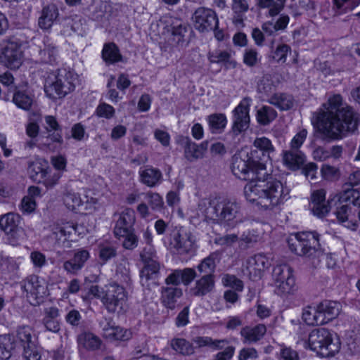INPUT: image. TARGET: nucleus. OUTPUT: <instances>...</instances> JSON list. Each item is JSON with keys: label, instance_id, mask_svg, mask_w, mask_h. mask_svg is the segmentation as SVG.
Returning a JSON list of instances; mask_svg holds the SVG:
<instances>
[{"label": "nucleus", "instance_id": "nucleus-2", "mask_svg": "<svg viewBox=\"0 0 360 360\" xmlns=\"http://www.w3.org/2000/svg\"><path fill=\"white\" fill-rule=\"evenodd\" d=\"M312 123L324 138L341 139L357 127L352 109L342 106L340 94L330 96L319 111L314 114Z\"/></svg>", "mask_w": 360, "mask_h": 360}, {"label": "nucleus", "instance_id": "nucleus-20", "mask_svg": "<svg viewBox=\"0 0 360 360\" xmlns=\"http://www.w3.org/2000/svg\"><path fill=\"white\" fill-rule=\"evenodd\" d=\"M41 196V189L38 186H29L27 194L22 198L20 210L24 214H33L37 207L36 199Z\"/></svg>", "mask_w": 360, "mask_h": 360}, {"label": "nucleus", "instance_id": "nucleus-46", "mask_svg": "<svg viewBox=\"0 0 360 360\" xmlns=\"http://www.w3.org/2000/svg\"><path fill=\"white\" fill-rule=\"evenodd\" d=\"M277 116L275 110L270 106H262L257 112V120L259 123L266 125L272 122Z\"/></svg>", "mask_w": 360, "mask_h": 360}, {"label": "nucleus", "instance_id": "nucleus-38", "mask_svg": "<svg viewBox=\"0 0 360 360\" xmlns=\"http://www.w3.org/2000/svg\"><path fill=\"white\" fill-rule=\"evenodd\" d=\"M249 9L246 0H232V10L235 14L233 22L236 25H242L243 22V15Z\"/></svg>", "mask_w": 360, "mask_h": 360}, {"label": "nucleus", "instance_id": "nucleus-25", "mask_svg": "<svg viewBox=\"0 0 360 360\" xmlns=\"http://www.w3.org/2000/svg\"><path fill=\"white\" fill-rule=\"evenodd\" d=\"M319 304L323 325L336 319L341 311V304L338 302L324 301Z\"/></svg>", "mask_w": 360, "mask_h": 360}, {"label": "nucleus", "instance_id": "nucleus-30", "mask_svg": "<svg viewBox=\"0 0 360 360\" xmlns=\"http://www.w3.org/2000/svg\"><path fill=\"white\" fill-rule=\"evenodd\" d=\"M335 216L338 221L345 228L356 231L358 228V223L355 219L352 218L351 208L347 205H342L337 208Z\"/></svg>", "mask_w": 360, "mask_h": 360}, {"label": "nucleus", "instance_id": "nucleus-41", "mask_svg": "<svg viewBox=\"0 0 360 360\" xmlns=\"http://www.w3.org/2000/svg\"><path fill=\"white\" fill-rule=\"evenodd\" d=\"M269 102L281 110H288L293 105L292 96L285 94H275L269 98Z\"/></svg>", "mask_w": 360, "mask_h": 360}, {"label": "nucleus", "instance_id": "nucleus-13", "mask_svg": "<svg viewBox=\"0 0 360 360\" xmlns=\"http://www.w3.org/2000/svg\"><path fill=\"white\" fill-rule=\"evenodd\" d=\"M192 21L195 28L200 32L211 31L219 25L216 13L205 7H200L195 11Z\"/></svg>", "mask_w": 360, "mask_h": 360}, {"label": "nucleus", "instance_id": "nucleus-37", "mask_svg": "<svg viewBox=\"0 0 360 360\" xmlns=\"http://www.w3.org/2000/svg\"><path fill=\"white\" fill-rule=\"evenodd\" d=\"M207 149V143L202 142L198 145L194 143H188L185 149V157L189 161L202 158Z\"/></svg>", "mask_w": 360, "mask_h": 360}, {"label": "nucleus", "instance_id": "nucleus-29", "mask_svg": "<svg viewBox=\"0 0 360 360\" xmlns=\"http://www.w3.org/2000/svg\"><path fill=\"white\" fill-rule=\"evenodd\" d=\"M305 160V155L300 150L283 152V164L287 168H288L290 170H298L304 165Z\"/></svg>", "mask_w": 360, "mask_h": 360}, {"label": "nucleus", "instance_id": "nucleus-4", "mask_svg": "<svg viewBox=\"0 0 360 360\" xmlns=\"http://www.w3.org/2000/svg\"><path fill=\"white\" fill-rule=\"evenodd\" d=\"M77 81L78 75L74 71L60 69L48 76L44 92L52 100L63 98L74 90Z\"/></svg>", "mask_w": 360, "mask_h": 360}, {"label": "nucleus", "instance_id": "nucleus-21", "mask_svg": "<svg viewBox=\"0 0 360 360\" xmlns=\"http://www.w3.org/2000/svg\"><path fill=\"white\" fill-rule=\"evenodd\" d=\"M115 219L116 221L114 229L115 234L123 233L127 229H134L135 215L132 210L124 209L122 212L115 214Z\"/></svg>", "mask_w": 360, "mask_h": 360}, {"label": "nucleus", "instance_id": "nucleus-10", "mask_svg": "<svg viewBox=\"0 0 360 360\" xmlns=\"http://www.w3.org/2000/svg\"><path fill=\"white\" fill-rule=\"evenodd\" d=\"M21 217L18 214L8 213L1 217V229L6 240L13 246L20 244L27 238L25 229L20 226Z\"/></svg>", "mask_w": 360, "mask_h": 360}, {"label": "nucleus", "instance_id": "nucleus-43", "mask_svg": "<svg viewBox=\"0 0 360 360\" xmlns=\"http://www.w3.org/2000/svg\"><path fill=\"white\" fill-rule=\"evenodd\" d=\"M115 235L122 241L123 247L126 249H134L138 245V238L134 234V229H127L123 233Z\"/></svg>", "mask_w": 360, "mask_h": 360}, {"label": "nucleus", "instance_id": "nucleus-26", "mask_svg": "<svg viewBox=\"0 0 360 360\" xmlns=\"http://www.w3.org/2000/svg\"><path fill=\"white\" fill-rule=\"evenodd\" d=\"M266 333V328L263 324L255 326H245L240 330V335L245 343H253L260 340Z\"/></svg>", "mask_w": 360, "mask_h": 360}, {"label": "nucleus", "instance_id": "nucleus-16", "mask_svg": "<svg viewBox=\"0 0 360 360\" xmlns=\"http://www.w3.org/2000/svg\"><path fill=\"white\" fill-rule=\"evenodd\" d=\"M250 99L244 98L233 111V129L235 132H240L248 127L250 122Z\"/></svg>", "mask_w": 360, "mask_h": 360}, {"label": "nucleus", "instance_id": "nucleus-50", "mask_svg": "<svg viewBox=\"0 0 360 360\" xmlns=\"http://www.w3.org/2000/svg\"><path fill=\"white\" fill-rule=\"evenodd\" d=\"M243 60L247 66L253 67L260 62L261 56L255 49L249 48L244 51Z\"/></svg>", "mask_w": 360, "mask_h": 360}, {"label": "nucleus", "instance_id": "nucleus-54", "mask_svg": "<svg viewBox=\"0 0 360 360\" xmlns=\"http://www.w3.org/2000/svg\"><path fill=\"white\" fill-rule=\"evenodd\" d=\"M290 47L286 44L278 45L276 50L272 52L271 57L277 63H285L287 56L290 52Z\"/></svg>", "mask_w": 360, "mask_h": 360}, {"label": "nucleus", "instance_id": "nucleus-53", "mask_svg": "<svg viewBox=\"0 0 360 360\" xmlns=\"http://www.w3.org/2000/svg\"><path fill=\"white\" fill-rule=\"evenodd\" d=\"M39 114H33L29 117V122L26 127V133L31 138L36 137L39 134V127L38 122L40 121Z\"/></svg>", "mask_w": 360, "mask_h": 360}, {"label": "nucleus", "instance_id": "nucleus-5", "mask_svg": "<svg viewBox=\"0 0 360 360\" xmlns=\"http://www.w3.org/2000/svg\"><path fill=\"white\" fill-rule=\"evenodd\" d=\"M290 249L298 255L320 258L323 252L319 236L315 231H302L290 234L288 238Z\"/></svg>", "mask_w": 360, "mask_h": 360}, {"label": "nucleus", "instance_id": "nucleus-8", "mask_svg": "<svg viewBox=\"0 0 360 360\" xmlns=\"http://www.w3.org/2000/svg\"><path fill=\"white\" fill-rule=\"evenodd\" d=\"M273 283L275 292L283 297L293 295L298 290L293 269L288 265L276 266L273 271Z\"/></svg>", "mask_w": 360, "mask_h": 360}, {"label": "nucleus", "instance_id": "nucleus-59", "mask_svg": "<svg viewBox=\"0 0 360 360\" xmlns=\"http://www.w3.org/2000/svg\"><path fill=\"white\" fill-rule=\"evenodd\" d=\"M146 200L154 210H159L162 208L164 202L162 198L155 193H149L146 195Z\"/></svg>", "mask_w": 360, "mask_h": 360}, {"label": "nucleus", "instance_id": "nucleus-23", "mask_svg": "<svg viewBox=\"0 0 360 360\" xmlns=\"http://www.w3.org/2000/svg\"><path fill=\"white\" fill-rule=\"evenodd\" d=\"M89 257L90 254L89 251L84 249H79L75 252L72 259L66 261L64 263L63 267L68 273L76 274L83 268Z\"/></svg>", "mask_w": 360, "mask_h": 360}, {"label": "nucleus", "instance_id": "nucleus-15", "mask_svg": "<svg viewBox=\"0 0 360 360\" xmlns=\"http://www.w3.org/2000/svg\"><path fill=\"white\" fill-rule=\"evenodd\" d=\"M23 288L35 302L32 304H38L41 300L48 295V285L46 281L37 276H30L25 281Z\"/></svg>", "mask_w": 360, "mask_h": 360}, {"label": "nucleus", "instance_id": "nucleus-39", "mask_svg": "<svg viewBox=\"0 0 360 360\" xmlns=\"http://www.w3.org/2000/svg\"><path fill=\"white\" fill-rule=\"evenodd\" d=\"M182 290L177 288H167L162 292V302L169 309H173L177 300L182 296Z\"/></svg>", "mask_w": 360, "mask_h": 360}, {"label": "nucleus", "instance_id": "nucleus-22", "mask_svg": "<svg viewBox=\"0 0 360 360\" xmlns=\"http://www.w3.org/2000/svg\"><path fill=\"white\" fill-rule=\"evenodd\" d=\"M141 257L144 264L141 271V277L146 278V279L148 280L155 276L159 270V264L151 248L149 249L148 255H146L145 251L142 252Z\"/></svg>", "mask_w": 360, "mask_h": 360}, {"label": "nucleus", "instance_id": "nucleus-34", "mask_svg": "<svg viewBox=\"0 0 360 360\" xmlns=\"http://www.w3.org/2000/svg\"><path fill=\"white\" fill-rule=\"evenodd\" d=\"M209 61L212 63H221L226 68H234L237 63L231 58V53L227 51L216 50L209 53Z\"/></svg>", "mask_w": 360, "mask_h": 360}, {"label": "nucleus", "instance_id": "nucleus-51", "mask_svg": "<svg viewBox=\"0 0 360 360\" xmlns=\"http://www.w3.org/2000/svg\"><path fill=\"white\" fill-rule=\"evenodd\" d=\"M172 347L177 352L183 354H190L193 352L192 346L184 339L177 338L173 340L171 343Z\"/></svg>", "mask_w": 360, "mask_h": 360}, {"label": "nucleus", "instance_id": "nucleus-12", "mask_svg": "<svg viewBox=\"0 0 360 360\" xmlns=\"http://www.w3.org/2000/svg\"><path fill=\"white\" fill-rule=\"evenodd\" d=\"M52 237L58 243H65L68 240H72L71 236L77 234L82 236L89 232V227L83 224H75L72 222H63L53 225L52 228Z\"/></svg>", "mask_w": 360, "mask_h": 360}, {"label": "nucleus", "instance_id": "nucleus-48", "mask_svg": "<svg viewBox=\"0 0 360 360\" xmlns=\"http://www.w3.org/2000/svg\"><path fill=\"white\" fill-rule=\"evenodd\" d=\"M254 146L260 150L263 155H266L267 160H271V154L274 152V148L271 141L266 137H259L255 140Z\"/></svg>", "mask_w": 360, "mask_h": 360}, {"label": "nucleus", "instance_id": "nucleus-11", "mask_svg": "<svg viewBox=\"0 0 360 360\" xmlns=\"http://www.w3.org/2000/svg\"><path fill=\"white\" fill-rule=\"evenodd\" d=\"M63 202L68 209L72 211L84 209L91 212L96 209L98 200L95 198L89 197L84 189H70L64 194Z\"/></svg>", "mask_w": 360, "mask_h": 360}, {"label": "nucleus", "instance_id": "nucleus-35", "mask_svg": "<svg viewBox=\"0 0 360 360\" xmlns=\"http://www.w3.org/2000/svg\"><path fill=\"white\" fill-rule=\"evenodd\" d=\"M139 173L141 181L150 187L157 185L162 178L160 171L153 167L141 168Z\"/></svg>", "mask_w": 360, "mask_h": 360}, {"label": "nucleus", "instance_id": "nucleus-9", "mask_svg": "<svg viewBox=\"0 0 360 360\" xmlns=\"http://www.w3.org/2000/svg\"><path fill=\"white\" fill-rule=\"evenodd\" d=\"M28 174L34 181L42 184L46 188L54 187L60 179V174L53 173L48 161L43 158H36L28 167Z\"/></svg>", "mask_w": 360, "mask_h": 360}, {"label": "nucleus", "instance_id": "nucleus-33", "mask_svg": "<svg viewBox=\"0 0 360 360\" xmlns=\"http://www.w3.org/2000/svg\"><path fill=\"white\" fill-rule=\"evenodd\" d=\"M58 15V11L56 6L51 4L45 6L39 18V26L43 30H49L51 27L54 20Z\"/></svg>", "mask_w": 360, "mask_h": 360}, {"label": "nucleus", "instance_id": "nucleus-7", "mask_svg": "<svg viewBox=\"0 0 360 360\" xmlns=\"http://www.w3.org/2000/svg\"><path fill=\"white\" fill-rule=\"evenodd\" d=\"M202 217L207 220H220L227 223L228 226H233L236 217V205L235 203L219 197L212 199L209 202V207L202 210Z\"/></svg>", "mask_w": 360, "mask_h": 360}, {"label": "nucleus", "instance_id": "nucleus-1", "mask_svg": "<svg viewBox=\"0 0 360 360\" xmlns=\"http://www.w3.org/2000/svg\"><path fill=\"white\" fill-rule=\"evenodd\" d=\"M233 174L248 181L244 187L245 199L264 210L279 207L290 198V189L266 172V165L248 157V149L236 155L232 165Z\"/></svg>", "mask_w": 360, "mask_h": 360}, {"label": "nucleus", "instance_id": "nucleus-60", "mask_svg": "<svg viewBox=\"0 0 360 360\" xmlns=\"http://www.w3.org/2000/svg\"><path fill=\"white\" fill-rule=\"evenodd\" d=\"M321 173L323 179L333 180L339 176V169L333 166L325 164L321 169Z\"/></svg>", "mask_w": 360, "mask_h": 360}, {"label": "nucleus", "instance_id": "nucleus-52", "mask_svg": "<svg viewBox=\"0 0 360 360\" xmlns=\"http://www.w3.org/2000/svg\"><path fill=\"white\" fill-rule=\"evenodd\" d=\"M221 282L224 286L231 288L236 291L240 292L243 289V282L233 275L225 274L222 276Z\"/></svg>", "mask_w": 360, "mask_h": 360}, {"label": "nucleus", "instance_id": "nucleus-28", "mask_svg": "<svg viewBox=\"0 0 360 360\" xmlns=\"http://www.w3.org/2000/svg\"><path fill=\"white\" fill-rule=\"evenodd\" d=\"M214 287V276L207 274L198 279L190 292L195 296H203L211 292Z\"/></svg>", "mask_w": 360, "mask_h": 360}, {"label": "nucleus", "instance_id": "nucleus-27", "mask_svg": "<svg viewBox=\"0 0 360 360\" xmlns=\"http://www.w3.org/2000/svg\"><path fill=\"white\" fill-rule=\"evenodd\" d=\"M101 344V339L91 332H82L77 337L79 350L94 351L100 347Z\"/></svg>", "mask_w": 360, "mask_h": 360}, {"label": "nucleus", "instance_id": "nucleus-32", "mask_svg": "<svg viewBox=\"0 0 360 360\" xmlns=\"http://www.w3.org/2000/svg\"><path fill=\"white\" fill-rule=\"evenodd\" d=\"M320 308V304L304 308L302 316L304 322L309 326L323 325Z\"/></svg>", "mask_w": 360, "mask_h": 360}, {"label": "nucleus", "instance_id": "nucleus-17", "mask_svg": "<svg viewBox=\"0 0 360 360\" xmlns=\"http://www.w3.org/2000/svg\"><path fill=\"white\" fill-rule=\"evenodd\" d=\"M334 201L331 198L326 200V191L323 189L314 191L311 195V211L312 214L319 217H326L330 211L331 205Z\"/></svg>", "mask_w": 360, "mask_h": 360}, {"label": "nucleus", "instance_id": "nucleus-3", "mask_svg": "<svg viewBox=\"0 0 360 360\" xmlns=\"http://www.w3.org/2000/svg\"><path fill=\"white\" fill-rule=\"evenodd\" d=\"M306 349L322 357L333 356L339 352L341 342L339 336L326 328L313 330L304 344Z\"/></svg>", "mask_w": 360, "mask_h": 360}, {"label": "nucleus", "instance_id": "nucleus-31", "mask_svg": "<svg viewBox=\"0 0 360 360\" xmlns=\"http://www.w3.org/2000/svg\"><path fill=\"white\" fill-rule=\"evenodd\" d=\"M331 201L335 204L349 203L360 207V193L356 189L346 188L332 198Z\"/></svg>", "mask_w": 360, "mask_h": 360}, {"label": "nucleus", "instance_id": "nucleus-55", "mask_svg": "<svg viewBox=\"0 0 360 360\" xmlns=\"http://www.w3.org/2000/svg\"><path fill=\"white\" fill-rule=\"evenodd\" d=\"M51 163L53 168L57 171L56 173L60 174L66 171L68 160L65 155L59 154L51 158Z\"/></svg>", "mask_w": 360, "mask_h": 360}, {"label": "nucleus", "instance_id": "nucleus-63", "mask_svg": "<svg viewBox=\"0 0 360 360\" xmlns=\"http://www.w3.org/2000/svg\"><path fill=\"white\" fill-rule=\"evenodd\" d=\"M116 255V250L111 246L101 247L99 251V259L104 264Z\"/></svg>", "mask_w": 360, "mask_h": 360}, {"label": "nucleus", "instance_id": "nucleus-6", "mask_svg": "<svg viewBox=\"0 0 360 360\" xmlns=\"http://www.w3.org/2000/svg\"><path fill=\"white\" fill-rule=\"evenodd\" d=\"M89 293L93 297L101 298L108 311L110 312L119 313L126 307L127 292L122 286L115 283L106 285L105 290L93 285L89 290Z\"/></svg>", "mask_w": 360, "mask_h": 360}, {"label": "nucleus", "instance_id": "nucleus-49", "mask_svg": "<svg viewBox=\"0 0 360 360\" xmlns=\"http://www.w3.org/2000/svg\"><path fill=\"white\" fill-rule=\"evenodd\" d=\"M17 341L13 336L4 335L1 337V345L4 351L1 350V359H8L11 356V351L16 347Z\"/></svg>", "mask_w": 360, "mask_h": 360}, {"label": "nucleus", "instance_id": "nucleus-45", "mask_svg": "<svg viewBox=\"0 0 360 360\" xmlns=\"http://www.w3.org/2000/svg\"><path fill=\"white\" fill-rule=\"evenodd\" d=\"M209 127L212 132H218L224 129L227 124V119L225 115L213 114L207 117Z\"/></svg>", "mask_w": 360, "mask_h": 360}, {"label": "nucleus", "instance_id": "nucleus-47", "mask_svg": "<svg viewBox=\"0 0 360 360\" xmlns=\"http://www.w3.org/2000/svg\"><path fill=\"white\" fill-rule=\"evenodd\" d=\"M13 101L19 108L27 110L32 105L33 99L27 93L18 91L13 95Z\"/></svg>", "mask_w": 360, "mask_h": 360}, {"label": "nucleus", "instance_id": "nucleus-64", "mask_svg": "<svg viewBox=\"0 0 360 360\" xmlns=\"http://www.w3.org/2000/svg\"><path fill=\"white\" fill-rule=\"evenodd\" d=\"M258 357L257 352L252 347H245L240 350L238 360H254Z\"/></svg>", "mask_w": 360, "mask_h": 360}, {"label": "nucleus", "instance_id": "nucleus-44", "mask_svg": "<svg viewBox=\"0 0 360 360\" xmlns=\"http://www.w3.org/2000/svg\"><path fill=\"white\" fill-rule=\"evenodd\" d=\"M42 349L36 343L23 345L22 358L25 360H41Z\"/></svg>", "mask_w": 360, "mask_h": 360}, {"label": "nucleus", "instance_id": "nucleus-36", "mask_svg": "<svg viewBox=\"0 0 360 360\" xmlns=\"http://www.w3.org/2000/svg\"><path fill=\"white\" fill-rule=\"evenodd\" d=\"M58 315V309L56 307H51L46 310L43 323L47 330L53 333L59 331L60 325L57 319Z\"/></svg>", "mask_w": 360, "mask_h": 360}, {"label": "nucleus", "instance_id": "nucleus-56", "mask_svg": "<svg viewBox=\"0 0 360 360\" xmlns=\"http://www.w3.org/2000/svg\"><path fill=\"white\" fill-rule=\"evenodd\" d=\"M95 113L99 117L109 120L114 117L115 110L112 105L105 103H101L97 106Z\"/></svg>", "mask_w": 360, "mask_h": 360}, {"label": "nucleus", "instance_id": "nucleus-57", "mask_svg": "<svg viewBox=\"0 0 360 360\" xmlns=\"http://www.w3.org/2000/svg\"><path fill=\"white\" fill-rule=\"evenodd\" d=\"M215 266V258L213 255H210L202 261L198 266V269L201 274H212Z\"/></svg>", "mask_w": 360, "mask_h": 360}, {"label": "nucleus", "instance_id": "nucleus-61", "mask_svg": "<svg viewBox=\"0 0 360 360\" xmlns=\"http://www.w3.org/2000/svg\"><path fill=\"white\" fill-rule=\"evenodd\" d=\"M307 136V131L304 129H302L297 132V134L293 136L290 141V146L292 149H298L300 148L303 143L304 142Z\"/></svg>", "mask_w": 360, "mask_h": 360}, {"label": "nucleus", "instance_id": "nucleus-62", "mask_svg": "<svg viewBox=\"0 0 360 360\" xmlns=\"http://www.w3.org/2000/svg\"><path fill=\"white\" fill-rule=\"evenodd\" d=\"M257 89L259 92L268 93L272 89L270 76L264 75L257 80Z\"/></svg>", "mask_w": 360, "mask_h": 360}, {"label": "nucleus", "instance_id": "nucleus-18", "mask_svg": "<svg viewBox=\"0 0 360 360\" xmlns=\"http://www.w3.org/2000/svg\"><path fill=\"white\" fill-rule=\"evenodd\" d=\"M169 245L179 252H187L192 249L193 242L186 231L180 228L172 231Z\"/></svg>", "mask_w": 360, "mask_h": 360}, {"label": "nucleus", "instance_id": "nucleus-42", "mask_svg": "<svg viewBox=\"0 0 360 360\" xmlns=\"http://www.w3.org/2000/svg\"><path fill=\"white\" fill-rule=\"evenodd\" d=\"M360 4V0H333V9L338 15L351 11Z\"/></svg>", "mask_w": 360, "mask_h": 360}, {"label": "nucleus", "instance_id": "nucleus-14", "mask_svg": "<svg viewBox=\"0 0 360 360\" xmlns=\"http://www.w3.org/2000/svg\"><path fill=\"white\" fill-rule=\"evenodd\" d=\"M22 46L12 40L4 44L1 63L10 69H18L22 64Z\"/></svg>", "mask_w": 360, "mask_h": 360}, {"label": "nucleus", "instance_id": "nucleus-58", "mask_svg": "<svg viewBox=\"0 0 360 360\" xmlns=\"http://www.w3.org/2000/svg\"><path fill=\"white\" fill-rule=\"evenodd\" d=\"M17 336L20 342L25 345L28 343H34L32 338V328L30 326H25L18 328Z\"/></svg>", "mask_w": 360, "mask_h": 360}, {"label": "nucleus", "instance_id": "nucleus-24", "mask_svg": "<svg viewBox=\"0 0 360 360\" xmlns=\"http://www.w3.org/2000/svg\"><path fill=\"white\" fill-rule=\"evenodd\" d=\"M196 276L195 271L191 268H186L182 270L174 271L166 279L168 284L179 285L183 283L189 285Z\"/></svg>", "mask_w": 360, "mask_h": 360}, {"label": "nucleus", "instance_id": "nucleus-40", "mask_svg": "<svg viewBox=\"0 0 360 360\" xmlns=\"http://www.w3.org/2000/svg\"><path fill=\"white\" fill-rule=\"evenodd\" d=\"M102 58L108 63H115L122 60L120 51L113 43H108L104 45L102 50Z\"/></svg>", "mask_w": 360, "mask_h": 360}, {"label": "nucleus", "instance_id": "nucleus-19", "mask_svg": "<svg viewBox=\"0 0 360 360\" xmlns=\"http://www.w3.org/2000/svg\"><path fill=\"white\" fill-rule=\"evenodd\" d=\"M271 265L270 258L264 254L255 255L246 262V269L250 276L259 277L261 273Z\"/></svg>", "mask_w": 360, "mask_h": 360}]
</instances>
